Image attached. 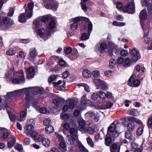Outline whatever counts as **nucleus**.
<instances>
[{"mask_svg":"<svg viewBox=\"0 0 152 152\" xmlns=\"http://www.w3.org/2000/svg\"><path fill=\"white\" fill-rule=\"evenodd\" d=\"M82 75L85 78H88L91 75V72L88 69L85 70L83 71Z\"/></svg>","mask_w":152,"mask_h":152,"instance_id":"c85d7f7f","label":"nucleus"},{"mask_svg":"<svg viewBox=\"0 0 152 152\" xmlns=\"http://www.w3.org/2000/svg\"><path fill=\"white\" fill-rule=\"evenodd\" d=\"M112 139L111 136L107 133L105 138V143L106 146H110L112 142Z\"/></svg>","mask_w":152,"mask_h":152,"instance_id":"a211bd4d","label":"nucleus"},{"mask_svg":"<svg viewBox=\"0 0 152 152\" xmlns=\"http://www.w3.org/2000/svg\"><path fill=\"white\" fill-rule=\"evenodd\" d=\"M51 121L50 119L45 118L43 121V124L46 126H49V125H51L50 124Z\"/></svg>","mask_w":152,"mask_h":152,"instance_id":"de8ad7c7","label":"nucleus"},{"mask_svg":"<svg viewBox=\"0 0 152 152\" xmlns=\"http://www.w3.org/2000/svg\"><path fill=\"white\" fill-rule=\"evenodd\" d=\"M11 132L7 129H5V130L3 132L2 135V137L3 139H6L9 138V137L11 135Z\"/></svg>","mask_w":152,"mask_h":152,"instance_id":"5701e85b","label":"nucleus"},{"mask_svg":"<svg viewBox=\"0 0 152 152\" xmlns=\"http://www.w3.org/2000/svg\"><path fill=\"white\" fill-rule=\"evenodd\" d=\"M93 82L95 85L99 87V88H101L103 90L107 89V86L104 81L99 79L94 78Z\"/></svg>","mask_w":152,"mask_h":152,"instance_id":"20e7f679","label":"nucleus"},{"mask_svg":"<svg viewBox=\"0 0 152 152\" xmlns=\"http://www.w3.org/2000/svg\"><path fill=\"white\" fill-rule=\"evenodd\" d=\"M25 16L24 13H22L19 16V21L20 22L22 23H24L26 21L27 19L28 18L26 16L25 14Z\"/></svg>","mask_w":152,"mask_h":152,"instance_id":"393cba45","label":"nucleus"},{"mask_svg":"<svg viewBox=\"0 0 152 152\" xmlns=\"http://www.w3.org/2000/svg\"><path fill=\"white\" fill-rule=\"evenodd\" d=\"M42 144L46 147H48L50 144V140L48 139L44 138L42 142Z\"/></svg>","mask_w":152,"mask_h":152,"instance_id":"c9c22d12","label":"nucleus"},{"mask_svg":"<svg viewBox=\"0 0 152 152\" xmlns=\"http://www.w3.org/2000/svg\"><path fill=\"white\" fill-rule=\"evenodd\" d=\"M58 60L60 66L63 67H66L67 64L63 58H60L59 56H58Z\"/></svg>","mask_w":152,"mask_h":152,"instance_id":"412c9836","label":"nucleus"},{"mask_svg":"<svg viewBox=\"0 0 152 152\" xmlns=\"http://www.w3.org/2000/svg\"><path fill=\"white\" fill-rule=\"evenodd\" d=\"M113 122H115L114 124V130H118V128L121 125L120 123L118 121H115Z\"/></svg>","mask_w":152,"mask_h":152,"instance_id":"5fc2aeb1","label":"nucleus"},{"mask_svg":"<svg viewBox=\"0 0 152 152\" xmlns=\"http://www.w3.org/2000/svg\"><path fill=\"white\" fill-rule=\"evenodd\" d=\"M10 138L11 140L8 142V147L9 148L12 147L16 142V139L15 136L10 135Z\"/></svg>","mask_w":152,"mask_h":152,"instance_id":"f8f14e48","label":"nucleus"},{"mask_svg":"<svg viewBox=\"0 0 152 152\" xmlns=\"http://www.w3.org/2000/svg\"><path fill=\"white\" fill-rule=\"evenodd\" d=\"M27 77L28 78H31L33 77L34 75V68L30 67L28 68L27 70Z\"/></svg>","mask_w":152,"mask_h":152,"instance_id":"4468645a","label":"nucleus"},{"mask_svg":"<svg viewBox=\"0 0 152 152\" xmlns=\"http://www.w3.org/2000/svg\"><path fill=\"white\" fill-rule=\"evenodd\" d=\"M29 91L32 93L33 94L37 95L38 94H42L45 92V91L43 88H40L38 87H29Z\"/></svg>","mask_w":152,"mask_h":152,"instance_id":"0eeeda50","label":"nucleus"},{"mask_svg":"<svg viewBox=\"0 0 152 152\" xmlns=\"http://www.w3.org/2000/svg\"><path fill=\"white\" fill-rule=\"evenodd\" d=\"M124 61V58L122 57H118L117 59V64L119 65L123 64Z\"/></svg>","mask_w":152,"mask_h":152,"instance_id":"680f3d73","label":"nucleus"},{"mask_svg":"<svg viewBox=\"0 0 152 152\" xmlns=\"http://www.w3.org/2000/svg\"><path fill=\"white\" fill-rule=\"evenodd\" d=\"M125 137L126 138L130 139L132 137V132L126 131L125 132Z\"/></svg>","mask_w":152,"mask_h":152,"instance_id":"09e8293b","label":"nucleus"},{"mask_svg":"<svg viewBox=\"0 0 152 152\" xmlns=\"http://www.w3.org/2000/svg\"><path fill=\"white\" fill-rule=\"evenodd\" d=\"M14 11V10L12 8H10L9 12L8 13V15L9 17H12L13 15Z\"/></svg>","mask_w":152,"mask_h":152,"instance_id":"69168bd1","label":"nucleus"},{"mask_svg":"<svg viewBox=\"0 0 152 152\" xmlns=\"http://www.w3.org/2000/svg\"><path fill=\"white\" fill-rule=\"evenodd\" d=\"M147 11L145 9L142 10L140 13L139 17L140 21V24L142 28L145 26V21L147 18L146 14Z\"/></svg>","mask_w":152,"mask_h":152,"instance_id":"39448f33","label":"nucleus"},{"mask_svg":"<svg viewBox=\"0 0 152 152\" xmlns=\"http://www.w3.org/2000/svg\"><path fill=\"white\" fill-rule=\"evenodd\" d=\"M61 118L64 120H67L69 118V115L66 114H61Z\"/></svg>","mask_w":152,"mask_h":152,"instance_id":"4d7b16f0","label":"nucleus"},{"mask_svg":"<svg viewBox=\"0 0 152 152\" xmlns=\"http://www.w3.org/2000/svg\"><path fill=\"white\" fill-rule=\"evenodd\" d=\"M72 48L69 47L64 49V52L67 54H69L72 52Z\"/></svg>","mask_w":152,"mask_h":152,"instance_id":"bf43d9fd","label":"nucleus"},{"mask_svg":"<svg viewBox=\"0 0 152 152\" xmlns=\"http://www.w3.org/2000/svg\"><path fill=\"white\" fill-rule=\"evenodd\" d=\"M75 134V136H71L69 138V141L70 142V144L72 145H74L75 144V141L78 138L77 136H76Z\"/></svg>","mask_w":152,"mask_h":152,"instance_id":"f704fd0d","label":"nucleus"},{"mask_svg":"<svg viewBox=\"0 0 152 152\" xmlns=\"http://www.w3.org/2000/svg\"><path fill=\"white\" fill-rule=\"evenodd\" d=\"M88 20V18L84 17L78 16L74 18L73 20V22L77 23L81 21L82 22H83L84 21H87Z\"/></svg>","mask_w":152,"mask_h":152,"instance_id":"dca6fc26","label":"nucleus"},{"mask_svg":"<svg viewBox=\"0 0 152 152\" xmlns=\"http://www.w3.org/2000/svg\"><path fill=\"white\" fill-rule=\"evenodd\" d=\"M15 148L18 150L19 152H21L23 151V147L22 145L17 143L14 146Z\"/></svg>","mask_w":152,"mask_h":152,"instance_id":"e433bc0d","label":"nucleus"},{"mask_svg":"<svg viewBox=\"0 0 152 152\" xmlns=\"http://www.w3.org/2000/svg\"><path fill=\"white\" fill-rule=\"evenodd\" d=\"M129 52L133 62H135L140 58L141 56L139 51L135 48H133L132 49H130Z\"/></svg>","mask_w":152,"mask_h":152,"instance_id":"f03ea898","label":"nucleus"},{"mask_svg":"<svg viewBox=\"0 0 152 152\" xmlns=\"http://www.w3.org/2000/svg\"><path fill=\"white\" fill-rule=\"evenodd\" d=\"M116 63V61L114 58H111L109 61V66L111 69L113 68Z\"/></svg>","mask_w":152,"mask_h":152,"instance_id":"473e14b6","label":"nucleus"},{"mask_svg":"<svg viewBox=\"0 0 152 152\" xmlns=\"http://www.w3.org/2000/svg\"><path fill=\"white\" fill-rule=\"evenodd\" d=\"M52 107L54 109H56L57 107V99H54L52 100V104L51 105Z\"/></svg>","mask_w":152,"mask_h":152,"instance_id":"13d9d810","label":"nucleus"},{"mask_svg":"<svg viewBox=\"0 0 152 152\" xmlns=\"http://www.w3.org/2000/svg\"><path fill=\"white\" fill-rule=\"evenodd\" d=\"M34 129V127L31 124H27L26 126L25 127V129L26 130L30 131L31 132Z\"/></svg>","mask_w":152,"mask_h":152,"instance_id":"8fccbe9b","label":"nucleus"},{"mask_svg":"<svg viewBox=\"0 0 152 152\" xmlns=\"http://www.w3.org/2000/svg\"><path fill=\"white\" fill-rule=\"evenodd\" d=\"M5 108H6V110H7L10 120L12 121H15L17 119V116L14 114L10 113V112L9 111V110H10V108L9 107L7 104L5 105Z\"/></svg>","mask_w":152,"mask_h":152,"instance_id":"2eb2a0df","label":"nucleus"},{"mask_svg":"<svg viewBox=\"0 0 152 152\" xmlns=\"http://www.w3.org/2000/svg\"><path fill=\"white\" fill-rule=\"evenodd\" d=\"M33 24L35 28L39 27L41 26L39 19H37L34 20L33 22Z\"/></svg>","mask_w":152,"mask_h":152,"instance_id":"79ce46f5","label":"nucleus"},{"mask_svg":"<svg viewBox=\"0 0 152 152\" xmlns=\"http://www.w3.org/2000/svg\"><path fill=\"white\" fill-rule=\"evenodd\" d=\"M80 142L81 144L79 146V148L80 151L82 152H89L88 150L85 148L83 145H82Z\"/></svg>","mask_w":152,"mask_h":152,"instance_id":"864d4df0","label":"nucleus"},{"mask_svg":"<svg viewBox=\"0 0 152 152\" xmlns=\"http://www.w3.org/2000/svg\"><path fill=\"white\" fill-rule=\"evenodd\" d=\"M32 137L34 138V139L37 142H40L43 141L45 138L43 135H38L37 132H33L31 133Z\"/></svg>","mask_w":152,"mask_h":152,"instance_id":"9d476101","label":"nucleus"},{"mask_svg":"<svg viewBox=\"0 0 152 152\" xmlns=\"http://www.w3.org/2000/svg\"><path fill=\"white\" fill-rule=\"evenodd\" d=\"M115 123V122H113L108 127L107 131V134H108L109 132L112 133L115 130H114V124Z\"/></svg>","mask_w":152,"mask_h":152,"instance_id":"c03bdc74","label":"nucleus"},{"mask_svg":"<svg viewBox=\"0 0 152 152\" xmlns=\"http://www.w3.org/2000/svg\"><path fill=\"white\" fill-rule=\"evenodd\" d=\"M81 5L82 10L84 12L87 11V6L85 4V3L83 2H81Z\"/></svg>","mask_w":152,"mask_h":152,"instance_id":"774afa93","label":"nucleus"},{"mask_svg":"<svg viewBox=\"0 0 152 152\" xmlns=\"http://www.w3.org/2000/svg\"><path fill=\"white\" fill-rule=\"evenodd\" d=\"M37 33L41 37L45 40H46L48 39L49 34V31H45L44 29L41 28L39 29L38 30Z\"/></svg>","mask_w":152,"mask_h":152,"instance_id":"1a4fd4ad","label":"nucleus"},{"mask_svg":"<svg viewBox=\"0 0 152 152\" xmlns=\"http://www.w3.org/2000/svg\"><path fill=\"white\" fill-rule=\"evenodd\" d=\"M72 54L69 56L70 59L73 60L77 58L78 56V51L77 49L74 48L72 51Z\"/></svg>","mask_w":152,"mask_h":152,"instance_id":"f3484780","label":"nucleus"},{"mask_svg":"<svg viewBox=\"0 0 152 152\" xmlns=\"http://www.w3.org/2000/svg\"><path fill=\"white\" fill-rule=\"evenodd\" d=\"M26 114V110L22 111L20 114V118L19 121L20 122L23 121L25 120Z\"/></svg>","mask_w":152,"mask_h":152,"instance_id":"a878e982","label":"nucleus"},{"mask_svg":"<svg viewBox=\"0 0 152 152\" xmlns=\"http://www.w3.org/2000/svg\"><path fill=\"white\" fill-rule=\"evenodd\" d=\"M87 141L88 144L91 147H93L94 146V143L92 139L89 137L87 138Z\"/></svg>","mask_w":152,"mask_h":152,"instance_id":"3c124183","label":"nucleus"},{"mask_svg":"<svg viewBox=\"0 0 152 152\" xmlns=\"http://www.w3.org/2000/svg\"><path fill=\"white\" fill-rule=\"evenodd\" d=\"M128 131L132 132L133 131L135 127V125L134 123L131 122L128 123L127 125Z\"/></svg>","mask_w":152,"mask_h":152,"instance_id":"aec40b11","label":"nucleus"},{"mask_svg":"<svg viewBox=\"0 0 152 152\" xmlns=\"http://www.w3.org/2000/svg\"><path fill=\"white\" fill-rule=\"evenodd\" d=\"M64 98H62L58 95V106L60 104H64Z\"/></svg>","mask_w":152,"mask_h":152,"instance_id":"6e6d98bb","label":"nucleus"},{"mask_svg":"<svg viewBox=\"0 0 152 152\" xmlns=\"http://www.w3.org/2000/svg\"><path fill=\"white\" fill-rule=\"evenodd\" d=\"M78 131V129L74 128H71L69 130V132L71 136H75V134L76 136H77Z\"/></svg>","mask_w":152,"mask_h":152,"instance_id":"b1692460","label":"nucleus"},{"mask_svg":"<svg viewBox=\"0 0 152 152\" xmlns=\"http://www.w3.org/2000/svg\"><path fill=\"white\" fill-rule=\"evenodd\" d=\"M135 10L134 4L133 1L129 2L127 5H125L123 8V11L124 12H127L129 14H133Z\"/></svg>","mask_w":152,"mask_h":152,"instance_id":"f257e3e1","label":"nucleus"},{"mask_svg":"<svg viewBox=\"0 0 152 152\" xmlns=\"http://www.w3.org/2000/svg\"><path fill=\"white\" fill-rule=\"evenodd\" d=\"M124 66L128 67L130 66L132 64V61L130 58H126L124 61Z\"/></svg>","mask_w":152,"mask_h":152,"instance_id":"72a5a7b5","label":"nucleus"},{"mask_svg":"<svg viewBox=\"0 0 152 152\" xmlns=\"http://www.w3.org/2000/svg\"><path fill=\"white\" fill-rule=\"evenodd\" d=\"M84 22L88 23V31L87 32L89 34H90L93 29V25L92 23L90 20L89 19L87 21H84Z\"/></svg>","mask_w":152,"mask_h":152,"instance_id":"cd10ccee","label":"nucleus"},{"mask_svg":"<svg viewBox=\"0 0 152 152\" xmlns=\"http://www.w3.org/2000/svg\"><path fill=\"white\" fill-rule=\"evenodd\" d=\"M26 88H23L15 91L8 92L6 95V97L7 99H10L12 97L18 95L20 94V91H26Z\"/></svg>","mask_w":152,"mask_h":152,"instance_id":"6e6552de","label":"nucleus"},{"mask_svg":"<svg viewBox=\"0 0 152 152\" xmlns=\"http://www.w3.org/2000/svg\"><path fill=\"white\" fill-rule=\"evenodd\" d=\"M78 27V24L77 23H75L73 22L71 25L70 27L71 29L73 30H76Z\"/></svg>","mask_w":152,"mask_h":152,"instance_id":"e2e57ef3","label":"nucleus"},{"mask_svg":"<svg viewBox=\"0 0 152 152\" xmlns=\"http://www.w3.org/2000/svg\"><path fill=\"white\" fill-rule=\"evenodd\" d=\"M52 18L51 15H48L46 16L43 17L40 19V20L43 23H45L47 21H50Z\"/></svg>","mask_w":152,"mask_h":152,"instance_id":"2f4dec72","label":"nucleus"},{"mask_svg":"<svg viewBox=\"0 0 152 152\" xmlns=\"http://www.w3.org/2000/svg\"><path fill=\"white\" fill-rule=\"evenodd\" d=\"M99 98L100 99H103L105 98L106 96V94L103 91H100L98 92Z\"/></svg>","mask_w":152,"mask_h":152,"instance_id":"49530a36","label":"nucleus"},{"mask_svg":"<svg viewBox=\"0 0 152 152\" xmlns=\"http://www.w3.org/2000/svg\"><path fill=\"white\" fill-rule=\"evenodd\" d=\"M90 34L88 33H83L81 36L80 39L81 40H86L88 39L89 37Z\"/></svg>","mask_w":152,"mask_h":152,"instance_id":"c756f323","label":"nucleus"},{"mask_svg":"<svg viewBox=\"0 0 152 152\" xmlns=\"http://www.w3.org/2000/svg\"><path fill=\"white\" fill-rule=\"evenodd\" d=\"M86 124V122L84 120H80L79 122V131H82L85 129V126Z\"/></svg>","mask_w":152,"mask_h":152,"instance_id":"4be33fe9","label":"nucleus"},{"mask_svg":"<svg viewBox=\"0 0 152 152\" xmlns=\"http://www.w3.org/2000/svg\"><path fill=\"white\" fill-rule=\"evenodd\" d=\"M112 24L114 26H122L125 25V23L123 22H118L115 21H114L113 22Z\"/></svg>","mask_w":152,"mask_h":152,"instance_id":"a18cd8bd","label":"nucleus"},{"mask_svg":"<svg viewBox=\"0 0 152 152\" xmlns=\"http://www.w3.org/2000/svg\"><path fill=\"white\" fill-rule=\"evenodd\" d=\"M34 7V4L33 2H31L28 4V8H26L25 10V13L26 16L28 18H30L33 15V9Z\"/></svg>","mask_w":152,"mask_h":152,"instance_id":"423d86ee","label":"nucleus"},{"mask_svg":"<svg viewBox=\"0 0 152 152\" xmlns=\"http://www.w3.org/2000/svg\"><path fill=\"white\" fill-rule=\"evenodd\" d=\"M99 97L98 93H94L92 95L91 99L93 100H96Z\"/></svg>","mask_w":152,"mask_h":152,"instance_id":"052dcab7","label":"nucleus"},{"mask_svg":"<svg viewBox=\"0 0 152 152\" xmlns=\"http://www.w3.org/2000/svg\"><path fill=\"white\" fill-rule=\"evenodd\" d=\"M25 88L26 89V91H20V94L21 93H24L26 94V96L25 98V101L26 102H29L32 99V97L30 94V91H29V88Z\"/></svg>","mask_w":152,"mask_h":152,"instance_id":"9b49d317","label":"nucleus"},{"mask_svg":"<svg viewBox=\"0 0 152 152\" xmlns=\"http://www.w3.org/2000/svg\"><path fill=\"white\" fill-rule=\"evenodd\" d=\"M107 45L104 43H102L99 46V51L102 53V51L104 50L107 48Z\"/></svg>","mask_w":152,"mask_h":152,"instance_id":"a19ab883","label":"nucleus"},{"mask_svg":"<svg viewBox=\"0 0 152 152\" xmlns=\"http://www.w3.org/2000/svg\"><path fill=\"white\" fill-rule=\"evenodd\" d=\"M63 84L61 86L58 85V90L59 91H63L64 90L65 86V82L63 80Z\"/></svg>","mask_w":152,"mask_h":152,"instance_id":"603ef678","label":"nucleus"},{"mask_svg":"<svg viewBox=\"0 0 152 152\" xmlns=\"http://www.w3.org/2000/svg\"><path fill=\"white\" fill-rule=\"evenodd\" d=\"M88 101L87 99L86 96L84 95L82 97L81 103L82 105H85L88 103Z\"/></svg>","mask_w":152,"mask_h":152,"instance_id":"58836bf2","label":"nucleus"},{"mask_svg":"<svg viewBox=\"0 0 152 152\" xmlns=\"http://www.w3.org/2000/svg\"><path fill=\"white\" fill-rule=\"evenodd\" d=\"M2 18V22H3V25L1 27V28H2L5 26H7L8 25H10L11 24V21L10 18L7 17H5L3 18Z\"/></svg>","mask_w":152,"mask_h":152,"instance_id":"6ab92c4d","label":"nucleus"},{"mask_svg":"<svg viewBox=\"0 0 152 152\" xmlns=\"http://www.w3.org/2000/svg\"><path fill=\"white\" fill-rule=\"evenodd\" d=\"M144 128L143 125H142L137 128L136 131V134L137 135L140 136L142 134Z\"/></svg>","mask_w":152,"mask_h":152,"instance_id":"7c9ffc66","label":"nucleus"},{"mask_svg":"<svg viewBox=\"0 0 152 152\" xmlns=\"http://www.w3.org/2000/svg\"><path fill=\"white\" fill-rule=\"evenodd\" d=\"M59 145L60 147L61 148L62 150L66 151V144L64 141L61 142L59 144Z\"/></svg>","mask_w":152,"mask_h":152,"instance_id":"37998d69","label":"nucleus"},{"mask_svg":"<svg viewBox=\"0 0 152 152\" xmlns=\"http://www.w3.org/2000/svg\"><path fill=\"white\" fill-rule=\"evenodd\" d=\"M140 82L139 80L134 79L132 81V85L131 86L134 87H137L140 85Z\"/></svg>","mask_w":152,"mask_h":152,"instance_id":"bb28decb","label":"nucleus"},{"mask_svg":"<svg viewBox=\"0 0 152 152\" xmlns=\"http://www.w3.org/2000/svg\"><path fill=\"white\" fill-rule=\"evenodd\" d=\"M48 25L47 26V30L50 32V31L52 30L56 26V23L55 21L51 18L50 20L49 21Z\"/></svg>","mask_w":152,"mask_h":152,"instance_id":"ddd939ff","label":"nucleus"},{"mask_svg":"<svg viewBox=\"0 0 152 152\" xmlns=\"http://www.w3.org/2000/svg\"><path fill=\"white\" fill-rule=\"evenodd\" d=\"M118 146H119V149L120 148V145H119V144H118V145L116 144L115 143H114L113 145H112L111 148L112 149H111L110 150H118L117 149L118 147Z\"/></svg>","mask_w":152,"mask_h":152,"instance_id":"0e129e2a","label":"nucleus"},{"mask_svg":"<svg viewBox=\"0 0 152 152\" xmlns=\"http://www.w3.org/2000/svg\"><path fill=\"white\" fill-rule=\"evenodd\" d=\"M113 104V103L111 102H107L105 104V109H109L112 107Z\"/></svg>","mask_w":152,"mask_h":152,"instance_id":"338daca9","label":"nucleus"},{"mask_svg":"<svg viewBox=\"0 0 152 152\" xmlns=\"http://www.w3.org/2000/svg\"><path fill=\"white\" fill-rule=\"evenodd\" d=\"M30 53V56L32 58L35 57L37 55V52L35 48L32 49Z\"/></svg>","mask_w":152,"mask_h":152,"instance_id":"ea45409f","label":"nucleus"},{"mask_svg":"<svg viewBox=\"0 0 152 152\" xmlns=\"http://www.w3.org/2000/svg\"><path fill=\"white\" fill-rule=\"evenodd\" d=\"M12 82L14 84H18L25 82L24 74L22 70L20 71L18 73V78H14L13 79Z\"/></svg>","mask_w":152,"mask_h":152,"instance_id":"7ed1b4c3","label":"nucleus"},{"mask_svg":"<svg viewBox=\"0 0 152 152\" xmlns=\"http://www.w3.org/2000/svg\"><path fill=\"white\" fill-rule=\"evenodd\" d=\"M53 128L51 125H49V126H46L45 128V131L47 133H50L53 132Z\"/></svg>","mask_w":152,"mask_h":152,"instance_id":"4c0bfd02","label":"nucleus"}]
</instances>
